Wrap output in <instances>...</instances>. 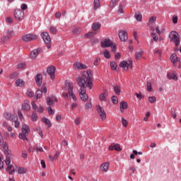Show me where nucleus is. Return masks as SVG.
<instances>
[{"instance_id":"nucleus-1","label":"nucleus","mask_w":181,"mask_h":181,"mask_svg":"<svg viewBox=\"0 0 181 181\" xmlns=\"http://www.w3.org/2000/svg\"><path fill=\"white\" fill-rule=\"evenodd\" d=\"M82 76L76 77V81L79 86V95L82 101H87L88 100V95L86 93V87H88V90L93 88V72L91 70L82 72Z\"/></svg>"},{"instance_id":"nucleus-2","label":"nucleus","mask_w":181,"mask_h":181,"mask_svg":"<svg viewBox=\"0 0 181 181\" xmlns=\"http://www.w3.org/2000/svg\"><path fill=\"white\" fill-rule=\"evenodd\" d=\"M73 82H69L68 81H65L64 87L62 88L63 91H65L62 93V96L65 100H69L70 97H71L72 100L74 101H77V98L76 97V95L73 93Z\"/></svg>"},{"instance_id":"nucleus-3","label":"nucleus","mask_w":181,"mask_h":181,"mask_svg":"<svg viewBox=\"0 0 181 181\" xmlns=\"http://www.w3.org/2000/svg\"><path fill=\"white\" fill-rule=\"evenodd\" d=\"M101 47L103 48L111 47L112 52H115L117 50V45L112 42L110 39H105L100 42Z\"/></svg>"},{"instance_id":"nucleus-4","label":"nucleus","mask_w":181,"mask_h":181,"mask_svg":"<svg viewBox=\"0 0 181 181\" xmlns=\"http://www.w3.org/2000/svg\"><path fill=\"white\" fill-rule=\"evenodd\" d=\"M169 37L172 42H174L176 47L180 45V38H179V34L175 31H171Z\"/></svg>"},{"instance_id":"nucleus-5","label":"nucleus","mask_w":181,"mask_h":181,"mask_svg":"<svg viewBox=\"0 0 181 181\" xmlns=\"http://www.w3.org/2000/svg\"><path fill=\"white\" fill-rule=\"evenodd\" d=\"M14 19L18 22H21L23 19H25V12L21 9H16L14 11Z\"/></svg>"},{"instance_id":"nucleus-6","label":"nucleus","mask_w":181,"mask_h":181,"mask_svg":"<svg viewBox=\"0 0 181 181\" xmlns=\"http://www.w3.org/2000/svg\"><path fill=\"white\" fill-rule=\"evenodd\" d=\"M41 37L44 40L45 43H46L47 49H50L52 47L50 45L52 39L50 38L49 33L47 32H43L41 33Z\"/></svg>"},{"instance_id":"nucleus-7","label":"nucleus","mask_w":181,"mask_h":181,"mask_svg":"<svg viewBox=\"0 0 181 181\" xmlns=\"http://www.w3.org/2000/svg\"><path fill=\"white\" fill-rule=\"evenodd\" d=\"M119 67L123 69V70H127V71H128V69H129V67L132 69V61L131 60L128 62L122 61L119 64Z\"/></svg>"},{"instance_id":"nucleus-8","label":"nucleus","mask_w":181,"mask_h":181,"mask_svg":"<svg viewBox=\"0 0 181 181\" xmlns=\"http://www.w3.org/2000/svg\"><path fill=\"white\" fill-rule=\"evenodd\" d=\"M36 39H37V35L35 34H26L22 37L24 42H32V40H36Z\"/></svg>"},{"instance_id":"nucleus-9","label":"nucleus","mask_w":181,"mask_h":181,"mask_svg":"<svg viewBox=\"0 0 181 181\" xmlns=\"http://www.w3.org/2000/svg\"><path fill=\"white\" fill-rule=\"evenodd\" d=\"M98 114L100 115V117L102 119V121H104L105 118H107V115L105 114V111L104 108L100 105L97 106Z\"/></svg>"},{"instance_id":"nucleus-10","label":"nucleus","mask_w":181,"mask_h":181,"mask_svg":"<svg viewBox=\"0 0 181 181\" xmlns=\"http://www.w3.org/2000/svg\"><path fill=\"white\" fill-rule=\"evenodd\" d=\"M47 72L50 76L51 80H54V78H55L54 74L56 73V67H54V66H49L47 69Z\"/></svg>"},{"instance_id":"nucleus-11","label":"nucleus","mask_w":181,"mask_h":181,"mask_svg":"<svg viewBox=\"0 0 181 181\" xmlns=\"http://www.w3.org/2000/svg\"><path fill=\"white\" fill-rule=\"evenodd\" d=\"M43 49L42 48H37V49L33 50L30 54V59H36L39 55V53H42Z\"/></svg>"},{"instance_id":"nucleus-12","label":"nucleus","mask_w":181,"mask_h":181,"mask_svg":"<svg viewBox=\"0 0 181 181\" xmlns=\"http://www.w3.org/2000/svg\"><path fill=\"white\" fill-rule=\"evenodd\" d=\"M119 37L122 42H125L128 40V33L125 31H119Z\"/></svg>"},{"instance_id":"nucleus-13","label":"nucleus","mask_w":181,"mask_h":181,"mask_svg":"<svg viewBox=\"0 0 181 181\" xmlns=\"http://www.w3.org/2000/svg\"><path fill=\"white\" fill-rule=\"evenodd\" d=\"M54 103H57V98L55 96H51L47 98V105H53Z\"/></svg>"},{"instance_id":"nucleus-14","label":"nucleus","mask_w":181,"mask_h":181,"mask_svg":"<svg viewBox=\"0 0 181 181\" xmlns=\"http://www.w3.org/2000/svg\"><path fill=\"white\" fill-rule=\"evenodd\" d=\"M167 78L168 80H175V81H177L178 80L177 75L176 74L175 71H173V73H168L167 74Z\"/></svg>"},{"instance_id":"nucleus-15","label":"nucleus","mask_w":181,"mask_h":181,"mask_svg":"<svg viewBox=\"0 0 181 181\" xmlns=\"http://www.w3.org/2000/svg\"><path fill=\"white\" fill-rule=\"evenodd\" d=\"M170 60L173 62V66L176 67V62H180V58L177 57V55H176V54H173L170 56Z\"/></svg>"},{"instance_id":"nucleus-16","label":"nucleus","mask_w":181,"mask_h":181,"mask_svg":"<svg viewBox=\"0 0 181 181\" xmlns=\"http://www.w3.org/2000/svg\"><path fill=\"white\" fill-rule=\"evenodd\" d=\"M117 151L118 152L121 151L122 149L119 146V144H112L109 146V151Z\"/></svg>"},{"instance_id":"nucleus-17","label":"nucleus","mask_w":181,"mask_h":181,"mask_svg":"<svg viewBox=\"0 0 181 181\" xmlns=\"http://www.w3.org/2000/svg\"><path fill=\"white\" fill-rule=\"evenodd\" d=\"M74 66H75L76 70H81V69H87V66H86L84 64H82L80 62H76L74 64Z\"/></svg>"},{"instance_id":"nucleus-18","label":"nucleus","mask_w":181,"mask_h":181,"mask_svg":"<svg viewBox=\"0 0 181 181\" xmlns=\"http://www.w3.org/2000/svg\"><path fill=\"white\" fill-rule=\"evenodd\" d=\"M100 169H101V170H103V172H107L108 170V169H110V163H108V162L103 163L100 165Z\"/></svg>"},{"instance_id":"nucleus-19","label":"nucleus","mask_w":181,"mask_h":181,"mask_svg":"<svg viewBox=\"0 0 181 181\" xmlns=\"http://www.w3.org/2000/svg\"><path fill=\"white\" fill-rule=\"evenodd\" d=\"M4 153L5 155H10L11 151L9 150V147L8 146V143H3Z\"/></svg>"},{"instance_id":"nucleus-20","label":"nucleus","mask_w":181,"mask_h":181,"mask_svg":"<svg viewBox=\"0 0 181 181\" xmlns=\"http://www.w3.org/2000/svg\"><path fill=\"white\" fill-rule=\"evenodd\" d=\"M21 132L23 134H29V132H30V129L29 128V126L28 124H23L21 129Z\"/></svg>"},{"instance_id":"nucleus-21","label":"nucleus","mask_w":181,"mask_h":181,"mask_svg":"<svg viewBox=\"0 0 181 181\" xmlns=\"http://www.w3.org/2000/svg\"><path fill=\"white\" fill-rule=\"evenodd\" d=\"M107 97H108V93H107V91H104L103 93H101L99 96V99L101 101H104L106 102L107 101Z\"/></svg>"},{"instance_id":"nucleus-22","label":"nucleus","mask_w":181,"mask_h":181,"mask_svg":"<svg viewBox=\"0 0 181 181\" xmlns=\"http://www.w3.org/2000/svg\"><path fill=\"white\" fill-rule=\"evenodd\" d=\"M128 108V103L125 101H122L120 103V111L121 112H124V110H127Z\"/></svg>"},{"instance_id":"nucleus-23","label":"nucleus","mask_w":181,"mask_h":181,"mask_svg":"<svg viewBox=\"0 0 181 181\" xmlns=\"http://www.w3.org/2000/svg\"><path fill=\"white\" fill-rule=\"evenodd\" d=\"M35 81H36V84L37 86H41L42 85V74H38L35 76Z\"/></svg>"},{"instance_id":"nucleus-24","label":"nucleus","mask_w":181,"mask_h":181,"mask_svg":"<svg viewBox=\"0 0 181 181\" xmlns=\"http://www.w3.org/2000/svg\"><path fill=\"white\" fill-rule=\"evenodd\" d=\"M100 28H101V24H100V23H93L92 25L93 32H97Z\"/></svg>"},{"instance_id":"nucleus-25","label":"nucleus","mask_w":181,"mask_h":181,"mask_svg":"<svg viewBox=\"0 0 181 181\" xmlns=\"http://www.w3.org/2000/svg\"><path fill=\"white\" fill-rule=\"evenodd\" d=\"M16 85L17 87H23V86H25V81H23V79L18 78L16 81Z\"/></svg>"},{"instance_id":"nucleus-26","label":"nucleus","mask_w":181,"mask_h":181,"mask_svg":"<svg viewBox=\"0 0 181 181\" xmlns=\"http://www.w3.org/2000/svg\"><path fill=\"white\" fill-rule=\"evenodd\" d=\"M114 91L117 95H119L121 94V86L118 85L113 86Z\"/></svg>"},{"instance_id":"nucleus-27","label":"nucleus","mask_w":181,"mask_h":181,"mask_svg":"<svg viewBox=\"0 0 181 181\" xmlns=\"http://www.w3.org/2000/svg\"><path fill=\"white\" fill-rule=\"evenodd\" d=\"M12 168H13V166L11 164L7 165L6 172H8L9 175H13V173H15V169L12 170Z\"/></svg>"},{"instance_id":"nucleus-28","label":"nucleus","mask_w":181,"mask_h":181,"mask_svg":"<svg viewBox=\"0 0 181 181\" xmlns=\"http://www.w3.org/2000/svg\"><path fill=\"white\" fill-rule=\"evenodd\" d=\"M16 169H17L18 173H19L20 175H23V173H25L26 172H28V170H26V168L23 167H16Z\"/></svg>"},{"instance_id":"nucleus-29","label":"nucleus","mask_w":181,"mask_h":181,"mask_svg":"<svg viewBox=\"0 0 181 181\" xmlns=\"http://www.w3.org/2000/svg\"><path fill=\"white\" fill-rule=\"evenodd\" d=\"M100 6H101V4H100V0H94L93 9L95 11H97L98 8H100Z\"/></svg>"},{"instance_id":"nucleus-30","label":"nucleus","mask_w":181,"mask_h":181,"mask_svg":"<svg viewBox=\"0 0 181 181\" xmlns=\"http://www.w3.org/2000/svg\"><path fill=\"white\" fill-rule=\"evenodd\" d=\"M100 54H103L105 59H111V54L108 49H105L104 52H100Z\"/></svg>"},{"instance_id":"nucleus-31","label":"nucleus","mask_w":181,"mask_h":181,"mask_svg":"<svg viewBox=\"0 0 181 181\" xmlns=\"http://www.w3.org/2000/svg\"><path fill=\"white\" fill-rule=\"evenodd\" d=\"M22 110H24V111H29L30 110V105L29 103H23L22 105Z\"/></svg>"},{"instance_id":"nucleus-32","label":"nucleus","mask_w":181,"mask_h":181,"mask_svg":"<svg viewBox=\"0 0 181 181\" xmlns=\"http://www.w3.org/2000/svg\"><path fill=\"white\" fill-rule=\"evenodd\" d=\"M143 54H144V51H139V52H136V54H135L136 60H139V59H141V57H142Z\"/></svg>"},{"instance_id":"nucleus-33","label":"nucleus","mask_w":181,"mask_h":181,"mask_svg":"<svg viewBox=\"0 0 181 181\" xmlns=\"http://www.w3.org/2000/svg\"><path fill=\"white\" fill-rule=\"evenodd\" d=\"M12 157V154L10 153V155H6V160L5 163L6 165H11V158Z\"/></svg>"},{"instance_id":"nucleus-34","label":"nucleus","mask_w":181,"mask_h":181,"mask_svg":"<svg viewBox=\"0 0 181 181\" xmlns=\"http://www.w3.org/2000/svg\"><path fill=\"white\" fill-rule=\"evenodd\" d=\"M42 122H44V124H45V125H47L49 127V128H50V127H52V123L50 122V120H49L46 117L42 118Z\"/></svg>"},{"instance_id":"nucleus-35","label":"nucleus","mask_w":181,"mask_h":181,"mask_svg":"<svg viewBox=\"0 0 181 181\" xmlns=\"http://www.w3.org/2000/svg\"><path fill=\"white\" fill-rule=\"evenodd\" d=\"M19 138L21 139H23V141H28V134L26 133H23L21 132L19 135H18Z\"/></svg>"},{"instance_id":"nucleus-36","label":"nucleus","mask_w":181,"mask_h":181,"mask_svg":"<svg viewBox=\"0 0 181 181\" xmlns=\"http://www.w3.org/2000/svg\"><path fill=\"white\" fill-rule=\"evenodd\" d=\"M26 95H28V97H30V98H32V97L35 96V93H33L31 89H28L27 90Z\"/></svg>"},{"instance_id":"nucleus-37","label":"nucleus","mask_w":181,"mask_h":181,"mask_svg":"<svg viewBox=\"0 0 181 181\" xmlns=\"http://www.w3.org/2000/svg\"><path fill=\"white\" fill-rule=\"evenodd\" d=\"M8 121H12V122H14V121H18V115L11 114Z\"/></svg>"},{"instance_id":"nucleus-38","label":"nucleus","mask_w":181,"mask_h":181,"mask_svg":"<svg viewBox=\"0 0 181 181\" xmlns=\"http://www.w3.org/2000/svg\"><path fill=\"white\" fill-rule=\"evenodd\" d=\"M135 18L138 22H141V21H142V14H141L140 13H136L135 14Z\"/></svg>"},{"instance_id":"nucleus-39","label":"nucleus","mask_w":181,"mask_h":181,"mask_svg":"<svg viewBox=\"0 0 181 181\" xmlns=\"http://www.w3.org/2000/svg\"><path fill=\"white\" fill-rule=\"evenodd\" d=\"M18 76H19V74L18 72H14L11 74L10 78L11 80H15V78H18Z\"/></svg>"},{"instance_id":"nucleus-40","label":"nucleus","mask_w":181,"mask_h":181,"mask_svg":"<svg viewBox=\"0 0 181 181\" xmlns=\"http://www.w3.org/2000/svg\"><path fill=\"white\" fill-rule=\"evenodd\" d=\"M81 28H76L73 30L74 35H79V33H81Z\"/></svg>"},{"instance_id":"nucleus-41","label":"nucleus","mask_w":181,"mask_h":181,"mask_svg":"<svg viewBox=\"0 0 181 181\" xmlns=\"http://www.w3.org/2000/svg\"><path fill=\"white\" fill-rule=\"evenodd\" d=\"M110 67L112 70H117V63H115V62H111Z\"/></svg>"},{"instance_id":"nucleus-42","label":"nucleus","mask_w":181,"mask_h":181,"mask_svg":"<svg viewBox=\"0 0 181 181\" xmlns=\"http://www.w3.org/2000/svg\"><path fill=\"white\" fill-rule=\"evenodd\" d=\"M49 32L50 33H52V35H56V33H57V28L52 26L50 28Z\"/></svg>"},{"instance_id":"nucleus-43","label":"nucleus","mask_w":181,"mask_h":181,"mask_svg":"<svg viewBox=\"0 0 181 181\" xmlns=\"http://www.w3.org/2000/svg\"><path fill=\"white\" fill-rule=\"evenodd\" d=\"M148 101L151 104H153V103H156V98L155 96H150L148 98Z\"/></svg>"},{"instance_id":"nucleus-44","label":"nucleus","mask_w":181,"mask_h":181,"mask_svg":"<svg viewBox=\"0 0 181 181\" xmlns=\"http://www.w3.org/2000/svg\"><path fill=\"white\" fill-rule=\"evenodd\" d=\"M32 121L36 122L37 121V115L33 112L31 116Z\"/></svg>"},{"instance_id":"nucleus-45","label":"nucleus","mask_w":181,"mask_h":181,"mask_svg":"<svg viewBox=\"0 0 181 181\" xmlns=\"http://www.w3.org/2000/svg\"><path fill=\"white\" fill-rule=\"evenodd\" d=\"M118 1H119V0H112L110 4V7L114 8L115 6V5L117 4V2H118Z\"/></svg>"},{"instance_id":"nucleus-46","label":"nucleus","mask_w":181,"mask_h":181,"mask_svg":"<svg viewBox=\"0 0 181 181\" xmlns=\"http://www.w3.org/2000/svg\"><path fill=\"white\" fill-rule=\"evenodd\" d=\"M95 33L90 32L85 35V37H93V36H95Z\"/></svg>"},{"instance_id":"nucleus-47","label":"nucleus","mask_w":181,"mask_h":181,"mask_svg":"<svg viewBox=\"0 0 181 181\" xmlns=\"http://www.w3.org/2000/svg\"><path fill=\"white\" fill-rule=\"evenodd\" d=\"M122 124L123 127H124L125 128H127V127H128V122L124 118H122Z\"/></svg>"},{"instance_id":"nucleus-48","label":"nucleus","mask_w":181,"mask_h":181,"mask_svg":"<svg viewBox=\"0 0 181 181\" xmlns=\"http://www.w3.org/2000/svg\"><path fill=\"white\" fill-rule=\"evenodd\" d=\"M112 102L113 104H118V98L115 95L112 97Z\"/></svg>"},{"instance_id":"nucleus-49","label":"nucleus","mask_w":181,"mask_h":181,"mask_svg":"<svg viewBox=\"0 0 181 181\" xmlns=\"http://www.w3.org/2000/svg\"><path fill=\"white\" fill-rule=\"evenodd\" d=\"M26 64L25 62L21 63L17 66V69H25Z\"/></svg>"},{"instance_id":"nucleus-50","label":"nucleus","mask_w":181,"mask_h":181,"mask_svg":"<svg viewBox=\"0 0 181 181\" xmlns=\"http://www.w3.org/2000/svg\"><path fill=\"white\" fill-rule=\"evenodd\" d=\"M42 91L40 90H38L36 93V98H42Z\"/></svg>"},{"instance_id":"nucleus-51","label":"nucleus","mask_w":181,"mask_h":181,"mask_svg":"<svg viewBox=\"0 0 181 181\" xmlns=\"http://www.w3.org/2000/svg\"><path fill=\"white\" fill-rule=\"evenodd\" d=\"M11 115H12V114H11L9 112H6L4 114V118H6V119H8V120L11 119Z\"/></svg>"},{"instance_id":"nucleus-52","label":"nucleus","mask_w":181,"mask_h":181,"mask_svg":"<svg viewBox=\"0 0 181 181\" xmlns=\"http://www.w3.org/2000/svg\"><path fill=\"white\" fill-rule=\"evenodd\" d=\"M151 37L154 40V42H158V35L153 33H151Z\"/></svg>"},{"instance_id":"nucleus-53","label":"nucleus","mask_w":181,"mask_h":181,"mask_svg":"<svg viewBox=\"0 0 181 181\" xmlns=\"http://www.w3.org/2000/svg\"><path fill=\"white\" fill-rule=\"evenodd\" d=\"M147 91H152V83H151L150 82L147 83Z\"/></svg>"},{"instance_id":"nucleus-54","label":"nucleus","mask_w":181,"mask_h":181,"mask_svg":"<svg viewBox=\"0 0 181 181\" xmlns=\"http://www.w3.org/2000/svg\"><path fill=\"white\" fill-rule=\"evenodd\" d=\"M100 62H101V59L100 58H96L93 63L94 66H98Z\"/></svg>"},{"instance_id":"nucleus-55","label":"nucleus","mask_w":181,"mask_h":181,"mask_svg":"<svg viewBox=\"0 0 181 181\" xmlns=\"http://www.w3.org/2000/svg\"><path fill=\"white\" fill-rule=\"evenodd\" d=\"M118 12L119 13H124V7L122 6V4L119 6Z\"/></svg>"},{"instance_id":"nucleus-56","label":"nucleus","mask_w":181,"mask_h":181,"mask_svg":"<svg viewBox=\"0 0 181 181\" xmlns=\"http://www.w3.org/2000/svg\"><path fill=\"white\" fill-rule=\"evenodd\" d=\"M13 35H15V32H13V30L7 31V36H9V37H11V36H13Z\"/></svg>"},{"instance_id":"nucleus-57","label":"nucleus","mask_w":181,"mask_h":181,"mask_svg":"<svg viewBox=\"0 0 181 181\" xmlns=\"http://www.w3.org/2000/svg\"><path fill=\"white\" fill-rule=\"evenodd\" d=\"M92 107H93V105L91 104V103H88L85 105L86 110H90V108H91Z\"/></svg>"},{"instance_id":"nucleus-58","label":"nucleus","mask_w":181,"mask_h":181,"mask_svg":"<svg viewBox=\"0 0 181 181\" xmlns=\"http://www.w3.org/2000/svg\"><path fill=\"white\" fill-rule=\"evenodd\" d=\"M48 112L49 115H53L54 114V110L52 109V107H48Z\"/></svg>"},{"instance_id":"nucleus-59","label":"nucleus","mask_w":181,"mask_h":181,"mask_svg":"<svg viewBox=\"0 0 181 181\" xmlns=\"http://www.w3.org/2000/svg\"><path fill=\"white\" fill-rule=\"evenodd\" d=\"M135 95L137 97V98H139V100H142V98H144V95H142L141 93H136Z\"/></svg>"},{"instance_id":"nucleus-60","label":"nucleus","mask_w":181,"mask_h":181,"mask_svg":"<svg viewBox=\"0 0 181 181\" xmlns=\"http://www.w3.org/2000/svg\"><path fill=\"white\" fill-rule=\"evenodd\" d=\"M8 39H10L9 35H6L5 37H3L1 38V42H3V43H5V42H6V40H8Z\"/></svg>"},{"instance_id":"nucleus-61","label":"nucleus","mask_w":181,"mask_h":181,"mask_svg":"<svg viewBox=\"0 0 181 181\" xmlns=\"http://www.w3.org/2000/svg\"><path fill=\"white\" fill-rule=\"evenodd\" d=\"M32 107L35 110V111H37V105H36V103L35 102H31Z\"/></svg>"},{"instance_id":"nucleus-62","label":"nucleus","mask_w":181,"mask_h":181,"mask_svg":"<svg viewBox=\"0 0 181 181\" xmlns=\"http://www.w3.org/2000/svg\"><path fill=\"white\" fill-rule=\"evenodd\" d=\"M80 122H81V119H80V117H77L75 119V125H80Z\"/></svg>"},{"instance_id":"nucleus-63","label":"nucleus","mask_w":181,"mask_h":181,"mask_svg":"<svg viewBox=\"0 0 181 181\" xmlns=\"http://www.w3.org/2000/svg\"><path fill=\"white\" fill-rule=\"evenodd\" d=\"M35 111H37V112L42 113L43 112V111H45V109L43 108V107L40 106L38 107V108H37V110Z\"/></svg>"},{"instance_id":"nucleus-64","label":"nucleus","mask_w":181,"mask_h":181,"mask_svg":"<svg viewBox=\"0 0 181 181\" xmlns=\"http://www.w3.org/2000/svg\"><path fill=\"white\" fill-rule=\"evenodd\" d=\"M18 118L22 120L23 119V114H22V112H21V110H19L18 112Z\"/></svg>"}]
</instances>
